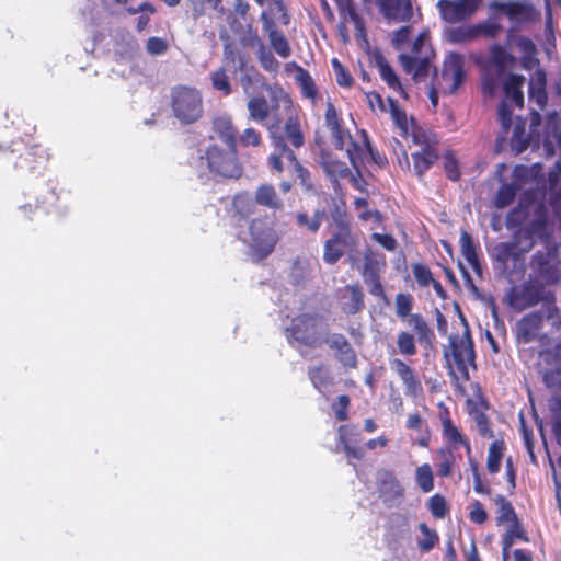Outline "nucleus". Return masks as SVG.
Segmentation results:
<instances>
[{
    "label": "nucleus",
    "mask_w": 561,
    "mask_h": 561,
    "mask_svg": "<svg viewBox=\"0 0 561 561\" xmlns=\"http://www.w3.org/2000/svg\"><path fill=\"white\" fill-rule=\"evenodd\" d=\"M268 112L265 127L273 147V152L267 158L268 168L282 174L286 162L293 168L299 184L308 191L312 190L310 172L295 153V149L305 145L300 119L290 96L282 88L271 90Z\"/></svg>",
    "instance_id": "f257e3e1"
},
{
    "label": "nucleus",
    "mask_w": 561,
    "mask_h": 561,
    "mask_svg": "<svg viewBox=\"0 0 561 561\" xmlns=\"http://www.w3.org/2000/svg\"><path fill=\"white\" fill-rule=\"evenodd\" d=\"M542 328V311H531L516 322L515 337L519 344L539 342L537 365L542 368V379L549 385L561 376V336L552 339L547 333H541Z\"/></svg>",
    "instance_id": "f03ea898"
},
{
    "label": "nucleus",
    "mask_w": 561,
    "mask_h": 561,
    "mask_svg": "<svg viewBox=\"0 0 561 561\" xmlns=\"http://www.w3.org/2000/svg\"><path fill=\"white\" fill-rule=\"evenodd\" d=\"M49 153L28 135L15 138L9 145H0V162H12L23 175L39 176L48 164Z\"/></svg>",
    "instance_id": "7ed1b4c3"
},
{
    "label": "nucleus",
    "mask_w": 561,
    "mask_h": 561,
    "mask_svg": "<svg viewBox=\"0 0 561 561\" xmlns=\"http://www.w3.org/2000/svg\"><path fill=\"white\" fill-rule=\"evenodd\" d=\"M465 332L462 335L451 334L448 337V346L444 350V358L449 375L457 382L469 381V368L476 369V352L469 327L462 317Z\"/></svg>",
    "instance_id": "20e7f679"
},
{
    "label": "nucleus",
    "mask_w": 561,
    "mask_h": 561,
    "mask_svg": "<svg viewBox=\"0 0 561 561\" xmlns=\"http://www.w3.org/2000/svg\"><path fill=\"white\" fill-rule=\"evenodd\" d=\"M334 229L331 237L323 244V261L333 265L337 263L346 251L352 252L357 245L358 239L352 231L351 221L344 216L339 215L333 218ZM357 254L350 253L348 261L355 266L357 263Z\"/></svg>",
    "instance_id": "39448f33"
},
{
    "label": "nucleus",
    "mask_w": 561,
    "mask_h": 561,
    "mask_svg": "<svg viewBox=\"0 0 561 561\" xmlns=\"http://www.w3.org/2000/svg\"><path fill=\"white\" fill-rule=\"evenodd\" d=\"M170 107L180 124L192 125L204 115L202 92L192 85H174L170 91Z\"/></svg>",
    "instance_id": "423d86ee"
},
{
    "label": "nucleus",
    "mask_w": 561,
    "mask_h": 561,
    "mask_svg": "<svg viewBox=\"0 0 561 561\" xmlns=\"http://www.w3.org/2000/svg\"><path fill=\"white\" fill-rule=\"evenodd\" d=\"M287 337L310 348L321 347L329 341L328 325L321 314L300 313L287 329Z\"/></svg>",
    "instance_id": "0eeeda50"
},
{
    "label": "nucleus",
    "mask_w": 561,
    "mask_h": 561,
    "mask_svg": "<svg viewBox=\"0 0 561 561\" xmlns=\"http://www.w3.org/2000/svg\"><path fill=\"white\" fill-rule=\"evenodd\" d=\"M412 331L401 330L397 333V353L401 356L413 357L417 354V343L431 346L435 341L434 330L421 313H414L408 319Z\"/></svg>",
    "instance_id": "6e6552de"
},
{
    "label": "nucleus",
    "mask_w": 561,
    "mask_h": 561,
    "mask_svg": "<svg viewBox=\"0 0 561 561\" xmlns=\"http://www.w3.org/2000/svg\"><path fill=\"white\" fill-rule=\"evenodd\" d=\"M530 276L547 286H557L561 282V256L559 247L551 243L542 250H537L529 262Z\"/></svg>",
    "instance_id": "1a4fd4ad"
},
{
    "label": "nucleus",
    "mask_w": 561,
    "mask_h": 561,
    "mask_svg": "<svg viewBox=\"0 0 561 561\" xmlns=\"http://www.w3.org/2000/svg\"><path fill=\"white\" fill-rule=\"evenodd\" d=\"M515 57L507 53L504 47L494 44L490 48V57L484 65L482 72V92L492 95L506 72L515 66Z\"/></svg>",
    "instance_id": "9d476101"
},
{
    "label": "nucleus",
    "mask_w": 561,
    "mask_h": 561,
    "mask_svg": "<svg viewBox=\"0 0 561 561\" xmlns=\"http://www.w3.org/2000/svg\"><path fill=\"white\" fill-rule=\"evenodd\" d=\"M549 286L529 275V278L518 287H513L507 293L508 305L518 311L545 304L548 299H552L556 293L548 289Z\"/></svg>",
    "instance_id": "9b49d317"
},
{
    "label": "nucleus",
    "mask_w": 561,
    "mask_h": 561,
    "mask_svg": "<svg viewBox=\"0 0 561 561\" xmlns=\"http://www.w3.org/2000/svg\"><path fill=\"white\" fill-rule=\"evenodd\" d=\"M201 159L206 160L209 171L224 178H239L241 167L238 161V150L231 147L210 145Z\"/></svg>",
    "instance_id": "f8f14e48"
},
{
    "label": "nucleus",
    "mask_w": 561,
    "mask_h": 561,
    "mask_svg": "<svg viewBox=\"0 0 561 561\" xmlns=\"http://www.w3.org/2000/svg\"><path fill=\"white\" fill-rule=\"evenodd\" d=\"M466 79L465 58L461 54L450 53L443 61L440 75L435 73L433 81L444 94H455Z\"/></svg>",
    "instance_id": "ddd939ff"
},
{
    "label": "nucleus",
    "mask_w": 561,
    "mask_h": 561,
    "mask_svg": "<svg viewBox=\"0 0 561 561\" xmlns=\"http://www.w3.org/2000/svg\"><path fill=\"white\" fill-rule=\"evenodd\" d=\"M517 237L518 232L515 233L513 241L500 242L491 251L494 267L503 274L513 273L516 268L523 267L525 253L533 247L530 242L526 248H520Z\"/></svg>",
    "instance_id": "4468645a"
},
{
    "label": "nucleus",
    "mask_w": 561,
    "mask_h": 561,
    "mask_svg": "<svg viewBox=\"0 0 561 561\" xmlns=\"http://www.w3.org/2000/svg\"><path fill=\"white\" fill-rule=\"evenodd\" d=\"M251 247L260 259L268 256L278 240L273 224L267 216L253 219L249 225Z\"/></svg>",
    "instance_id": "2eb2a0df"
},
{
    "label": "nucleus",
    "mask_w": 561,
    "mask_h": 561,
    "mask_svg": "<svg viewBox=\"0 0 561 561\" xmlns=\"http://www.w3.org/2000/svg\"><path fill=\"white\" fill-rule=\"evenodd\" d=\"M386 266V260L382 254L366 248L364 251V264L359 268L365 283L368 285V291L371 296L387 299L383 285L380 279V272Z\"/></svg>",
    "instance_id": "dca6fc26"
},
{
    "label": "nucleus",
    "mask_w": 561,
    "mask_h": 561,
    "mask_svg": "<svg viewBox=\"0 0 561 561\" xmlns=\"http://www.w3.org/2000/svg\"><path fill=\"white\" fill-rule=\"evenodd\" d=\"M482 0H438L440 18L447 23H457L471 18L481 5Z\"/></svg>",
    "instance_id": "f3484780"
},
{
    "label": "nucleus",
    "mask_w": 561,
    "mask_h": 561,
    "mask_svg": "<svg viewBox=\"0 0 561 561\" xmlns=\"http://www.w3.org/2000/svg\"><path fill=\"white\" fill-rule=\"evenodd\" d=\"M437 409L438 417L442 423V435L447 445L454 449L462 446L466 449V454L470 455L472 451L470 440L453 422L448 407L440 401L437 403Z\"/></svg>",
    "instance_id": "a211bd4d"
},
{
    "label": "nucleus",
    "mask_w": 561,
    "mask_h": 561,
    "mask_svg": "<svg viewBox=\"0 0 561 561\" xmlns=\"http://www.w3.org/2000/svg\"><path fill=\"white\" fill-rule=\"evenodd\" d=\"M389 366L401 380L407 397L415 399L423 394L422 381L415 368L399 357L391 358Z\"/></svg>",
    "instance_id": "6ab92c4d"
},
{
    "label": "nucleus",
    "mask_w": 561,
    "mask_h": 561,
    "mask_svg": "<svg viewBox=\"0 0 561 561\" xmlns=\"http://www.w3.org/2000/svg\"><path fill=\"white\" fill-rule=\"evenodd\" d=\"M337 435L339 444L342 446L348 462L353 459H364L366 451L365 447L362 445L363 436L355 425H340L337 428Z\"/></svg>",
    "instance_id": "aec40b11"
},
{
    "label": "nucleus",
    "mask_w": 561,
    "mask_h": 561,
    "mask_svg": "<svg viewBox=\"0 0 561 561\" xmlns=\"http://www.w3.org/2000/svg\"><path fill=\"white\" fill-rule=\"evenodd\" d=\"M319 158V163L325 175L330 179L335 192L341 188V180L351 176L352 180L356 182V179L352 175L346 163L337 159L331 151L322 149Z\"/></svg>",
    "instance_id": "412c9836"
},
{
    "label": "nucleus",
    "mask_w": 561,
    "mask_h": 561,
    "mask_svg": "<svg viewBox=\"0 0 561 561\" xmlns=\"http://www.w3.org/2000/svg\"><path fill=\"white\" fill-rule=\"evenodd\" d=\"M324 126L330 131L335 149L343 150L346 139L351 138V135L348 129L344 127L342 114L330 100H328L325 104Z\"/></svg>",
    "instance_id": "4be33fe9"
},
{
    "label": "nucleus",
    "mask_w": 561,
    "mask_h": 561,
    "mask_svg": "<svg viewBox=\"0 0 561 561\" xmlns=\"http://www.w3.org/2000/svg\"><path fill=\"white\" fill-rule=\"evenodd\" d=\"M348 139L350 146L346 148V153L353 168L359 169L368 156L373 159V161L379 163L380 157L377 150L371 146L369 136L366 130H360V139L354 140L352 137Z\"/></svg>",
    "instance_id": "5701e85b"
},
{
    "label": "nucleus",
    "mask_w": 561,
    "mask_h": 561,
    "mask_svg": "<svg viewBox=\"0 0 561 561\" xmlns=\"http://www.w3.org/2000/svg\"><path fill=\"white\" fill-rule=\"evenodd\" d=\"M340 15L339 32L344 39L347 38L346 24L352 23L358 35H364L366 31L364 19L357 11L354 0H334Z\"/></svg>",
    "instance_id": "b1692460"
},
{
    "label": "nucleus",
    "mask_w": 561,
    "mask_h": 561,
    "mask_svg": "<svg viewBox=\"0 0 561 561\" xmlns=\"http://www.w3.org/2000/svg\"><path fill=\"white\" fill-rule=\"evenodd\" d=\"M379 10L388 20L409 22L413 16L411 0H379Z\"/></svg>",
    "instance_id": "393cba45"
},
{
    "label": "nucleus",
    "mask_w": 561,
    "mask_h": 561,
    "mask_svg": "<svg viewBox=\"0 0 561 561\" xmlns=\"http://www.w3.org/2000/svg\"><path fill=\"white\" fill-rule=\"evenodd\" d=\"M365 309V294L359 284L346 285L341 295V310L354 316Z\"/></svg>",
    "instance_id": "a878e982"
},
{
    "label": "nucleus",
    "mask_w": 561,
    "mask_h": 561,
    "mask_svg": "<svg viewBox=\"0 0 561 561\" xmlns=\"http://www.w3.org/2000/svg\"><path fill=\"white\" fill-rule=\"evenodd\" d=\"M331 350L334 351L336 359L346 368L357 366V355L348 340L341 333H333L328 341Z\"/></svg>",
    "instance_id": "bb28decb"
},
{
    "label": "nucleus",
    "mask_w": 561,
    "mask_h": 561,
    "mask_svg": "<svg viewBox=\"0 0 561 561\" xmlns=\"http://www.w3.org/2000/svg\"><path fill=\"white\" fill-rule=\"evenodd\" d=\"M401 67L407 73L412 75L414 81H423L428 76L431 61L428 56H410L401 54L399 56Z\"/></svg>",
    "instance_id": "cd10ccee"
},
{
    "label": "nucleus",
    "mask_w": 561,
    "mask_h": 561,
    "mask_svg": "<svg viewBox=\"0 0 561 561\" xmlns=\"http://www.w3.org/2000/svg\"><path fill=\"white\" fill-rule=\"evenodd\" d=\"M379 496L383 503L389 504L401 500L404 496V489L397 477L390 472H385L378 485Z\"/></svg>",
    "instance_id": "c85d7f7f"
},
{
    "label": "nucleus",
    "mask_w": 561,
    "mask_h": 561,
    "mask_svg": "<svg viewBox=\"0 0 561 561\" xmlns=\"http://www.w3.org/2000/svg\"><path fill=\"white\" fill-rule=\"evenodd\" d=\"M211 130L226 147L237 148V130L230 117H215L211 122Z\"/></svg>",
    "instance_id": "c756f323"
},
{
    "label": "nucleus",
    "mask_w": 561,
    "mask_h": 561,
    "mask_svg": "<svg viewBox=\"0 0 561 561\" xmlns=\"http://www.w3.org/2000/svg\"><path fill=\"white\" fill-rule=\"evenodd\" d=\"M375 62L381 79L387 83L389 89L397 92L400 96L408 99V93L405 92L399 77L397 76L393 68L389 65L387 59L381 54H378L375 56Z\"/></svg>",
    "instance_id": "7c9ffc66"
},
{
    "label": "nucleus",
    "mask_w": 561,
    "mask_h": 561,
    "mask_svg": "<svg viewBox=\"0 0 561 561\" xmlns=\"http://www.w3.org/2000/svg\"><path fill=\"white\" fill-rule=\"evenodd\" d=\"M58 195L54 190H50L42 199L37 198L35 204H24L19 210L24 219H33V215L36 213L48 215L56 207Z\"/></svg>",
    "instance_id": "2f4dec72"
},
{
    "label": "nucleus",
    "mask_w": 561,
    "mask_h": 561,
    "mask_svg": "<svg viewBox=\"0 0 561 561\" xmlns=\"http://www.w3.org/2000/svg\"><path fill=\"white\" fill-rule=\"evenodd\" d=\"M256 202L248 192L238 193L232 199V218L240 224L255 213Z\"/></svg>",
    "instance_id": "473e14b6"
},
{
    "label": "nucleus",
    "mask_w": 561,
    "mask_h": 561,
    "mask_svg": "<svg viewBox=\"0 0 561 561\" xmlns=\"http://www.w3.org/2000/svg\"><path fill=\"white\" fill-rule=\"evenodd\" d=\"M459 244L461 254L468 264L471 266L473 272L480 275L482 273V266L479 260L478 244L474 242L472 236L468 231L461 230Z\"/></svg>",
    "instance_id": "72a5a7b5"
},
{
    "label": "nucleus",
    "mask_w": 561,
    "mask_h": 561,
    "mask_svg": "<svg viewBox=\"0 0 561 561\" xmlns=\"http://www.w3.org/2000/svg\"><path fill=\"white\" fill-rule=\"evenodd\" d=\"M254 199L257 205L272 210H282L284 207L283 199L277 194L272 184L263 183L257 186L254 193Z\"/></svg>",
    "instance_id": "f704fd0d"
},
{
    "label": "nucleus",
    "mask_w": 561,
    "mask_h": 561,
    "mask_svg": "<svg viewBox=\"0 0 561 561\" xmlns=\"http://www.w3.org/2000/svg\"><path fill=\"white\" fill-rule=\"evenodd\" d=\"M547 75L545 70L537 69L529 80V100L535 101L539 108L547 104Z\"/></svg>",
    "instance_id": "c9c22d12"
},
{
    "label": "nucleus",
    "mask_w": 561,
    "mask_h": 561,
    "mask_svg": "<svg viewBox=\"0 0 561 561\" xmlns=\"http://www.w3.org/2000/svg\"><path fill=\"white\" fill-rule=\"evenodd\" d=\"M411 158L413 161L414 174L417 175L419 178H423V175L438 160L439 153H438V149L417 150V151L411 153Z\"/></svg>",
    "instance_id": "e433bc0d"
},
{
    "label": "nucleus",
    "mask_w": 561,
    "mask_h": 561,
    "mask_svg": "<svg viewBox=\"0 0 561 561\" xmlns=\"http://www.w3.org/2000/svg\"><path fill=\"white\" fill-rule=\"evenodd\" d=\"M226 38L227 42L224 44L221 66L228 68L237 64V70L241 72L244 71L248 64L247 55L242 54L237 47L236 43L231 41L228 36Z\"/></svg>",
    "instance_id": "4c0bfd02"
},
{
    "label": "nucleus",
    "mask_w": 561,
    "mask_h": 561,
    "mask_svg": "<svg viewBox=\"0 0 561 561\" xmlns=\"http://www.w3.org/2000/svg\"><path fill=\"white\" fill-rule=\"evenodd\" d=\"M289 66L294 67L296 70L295 78L300 87L301 94L305 98L314 101L318 98V89L309 71L295 61L286 65V67Z\"/></svg>",
    "instance_id": "58836bf2"
},
{
    "label": "nucleus",
    "mask_w": 561,
    "mask_h": 561,
    "mask_svg": "<svg viewBox=\"0 0 561 561\" xmlns=\"http://www.w3.org/2000/svg\"><path fill=\"white\" fill-rule=\"evenodd\" d=\"M486 409L488 407L482 402L481 405H474L469 410V414L476 423L479 435L483 438H493L494 433L491 421L485 413Z\"/></svg>",
    "instance_id": "ea45409f"
},
{
    "label": "nucleus",
    "mask_w": 561,
    "mask_h": 561,
    "mask_svg": "<svg viewBox=\"0 0 561 561\" xmlns=\"http://www.w3.org/2000/svg\"><path fill=\"white\" fill-rule=\"evenodd\" d=\"M524 83V77L511 73L503 83L505 95L517 106L523 107L524 95L522 87Z\"/></svg>",
    "instance_id": "a19ab883"
},
{
    "label": "nucleus",
    "mask_w": 561,
    "mask_h": 561,
    "mask_svg": "<svg viewBox=\"0 0 561 561\" xmlns=\"http://www.w3.org/2000/svg\"><path fill=\"white\" fill-rule=\"evenodd\" d=\"M445 39L454 45L470 43L476 38L473 25H459L448 27L444 32Z\"/></svg>",
    "instance_id": "79ce46f5"
},
{
    "label": "nucleus",
    "mask_w": 561,
    "mask_h": 561,
    "mask_svg": "<svg viewBox=\"0 0 561 561\" xmlns=\"http://www.w3.org/2000/svg\"><path fill=\"white\" fill-rule=\"evenodd\" d=\"M268 105L270 100L267 101L264 96H252L247 104L249 118L265 125V122L268 119Z\"/></svg>",
    "instance_id": "37998d69"
},
{
    "label": "nucleus",
    "mask_w": 561,
    "mask_h": 561,
    "mask_svg": "<svg viewBox=\"0 0 561 561\" xmlns=\"http://www.w3.org/2000/svg\"><path fill=\"white\" fill-rule=\"evenodd\" d=\"M505 450L506 445L503 439H496L490 444L486 458L489 473L496 474L500 471Z\"/></svg>",
    "instance_id": "c03bdc74"
},
{
    "label": "nucleus",
    "mask_w": 561,
    "mask_h": 561,
    "mask_svg": "<svg viewBox=\"0 0 561 561\" xmlns=\"http://www.w3.org/2000/svg\"><path fill=\"white\" fill-rule=\"evenodd\" d=\"M411 138L413 144L420 146V150L438 149V139L434 133L427 131L412 122Z\"/></svg>",
    "instance_id": "a18cd8bd"
},
{
    "label": "nucleus",
    "mask_w": 561,
    "mask_h": 561,
    "mask_svg": "<svg viewBox=\"0 0 561 561\" xmlns=\"http://www.w3.org/2000/svg\"><path fill=\"white\" fill-rule=\"evenodd\" d=\"M211 88L222 96H229L233 92L232 84L228 75V68L220 66L210 73Z\"/></svg>",
    "instance_id": "49530a36"
},
{
    "label": "nucleus",
    "mask_w": 561,
    "mask_h": 561,
    "mask_svg": "<svg viewBox=\"0 0 561 561\" xmlns=\"http://www.w3.org/2000/svg\"><path fill=\"white\" fill-rule=\"evenodd\" d=\"M405 426L415 432H422L424 430V434L417 439L416 444L423 448L430 446L431 433L426 421L419 413L410 414L407 419Z\"/></svg>",
    "instance_id": "de8ad7c7"
},
{
    "label": "nucleus",
    "mask_w": 561,
    "mask_h": 561,
    "mask_svg": "<svg viewBox=\"0 0 561 561\" xmlns=\"http://www.w3.org/2000/svg\"><path fill=\"white\" fill-rule=\"evenodd\" d=\"M308 377L316 389L322 391L328 388L333 379L329 369L323 365H317L308 369Z\"/></svg>",
    "instance_id": "09e8293b"
},
{
    "label": "nucleus",
    "mask_w": 561,
    "mask_h": 561,
    "mask_svg": "<svg viewBox=\"0 0 561 561\" xmlns=\"http://www.w3.org/2000/svg\"><path fill=\"white\" fill-rule=\"evenodd\" d=\"M490 8L496 12L507 15L510 19H515L524 15L527 12V5L518 1L501 2L493 1Z\"/></svg>",
    "instance_id": "8fccbe9b"
},
{
    "label": "nucleus",
    "mask_w": 561,
    "mask_h": 561,
    "mask_svg": "<svg viewBox=\"0 0 561 561\" xmlns=\"http://www.w3.org/2000/svg\"><path fill=\"white\" fill-rule=\"evenodd\" d=\"M249 9L250 5L244 0H237L233 5L234 16L230 21V27L234 33L240 32L243 28V23L248 25L249 21Z\"/></svg>",
    "instance_id": "3c124183"
},
{
    "label": "nucleus",
    "mask_w": 561,
    "mask_h": 561,
    "mask_svg": "<svg viewBox=\"0 0 561 561\" xmlns=\"http://www.w3.org/2000/svg\"><path fill=\"white\" fill-rule=\"evenodd\" d=\"M414 305V298L409 293H399L394 297V308L397 317L408 323V319L413 314L411 313Z\"/></svg>",
    "instance_id": "603ef678"
},
{
    "label": "nucleus",
    "mask_w": 561,
    "mask_h": 561,
    "mask_svg": "<svg viewBox=\"0 0 561 561\" xmlns=\"http://www.w3.org/2000/svg\"><path fill=\"white\" fill-rule=\"evenodd\" d=\"M389 112L396 126L401 130V136L408 137L410 125L405 112L399 106L398 102L388 98Z\"/></svg>",
    "instance_id": "864d4df0"
},
{
    "label": "nucleus",
    "mask_w": 561,
    "mask_h": 561,
    "mask_svg": "<svg viewBox=\"0 0 561 561\" xmlns=\"http://www.w3.org/2000/svg\"><path fill=\"white\" fill-rule=\"evenodd\" d=\"M324 217L325 211L323 209H317L311 218L307 213H297L296 221L299 227L306 228L308 231L316 233L319 231Z\"/></svg>",
    "instance_id": "5fc2aeb1"
},
{
    "label": "nucleus",
    "mask_w": 561,
    "mask_h": 561,
    "mask_svg": "<svg viewBox=\"0 0 561 561\" xmlns=\"http://www.w3.org/2000/svg\"><path fill=\"white\" fill-rule=\"evenodd\" d=\"M541 311L543 314V321L547 320L550 327L554 330L561 329V309L557 305L556 294L552 295V299H548L543 304V309Z\"/></svg>",
    "instance_id": "6e6d98bb"
},
{
    "label": "nucleus",
    "mask_w": 561,
    "mask_h": 561,
    "mask_svg": "<svg viewBox=\"0 0 561 561\" xmlns=\"http://www.w3.org/2000/svg\"><path fill=\"white\" fill-rule=\"evenodd\" d=\"M129 14L141 13L137 20V31L142 32L150 22V15L156 13L154 5L149 1L141 2L137 8H127Z\"/></svg>",
    "instance_id": "4d7b16f0"
},
{
    "label": "nucleus",
    "mask_w": 561,
    "mask_h": 561,
    "mask_svg": "<svg viewBox=\"0 0 561 561\" xmlns=\"http://www.w3.org/2000/svg\"><path fill=\"white\" fill-rule=\"evenodd\" d=\"M419 530L424 536L419 539L417 547L422 552H430L439 542V536L435 529L427 526L426 523L419 524Z\"/></svg>",
    "instance_id": "13d9d810"
},
{
    "label": "nucleus",
    "mask_w": 561,
    "mask_h": 561,
    "mask_svg": "<svg viewBox=\"0 0 561 561\" xmlns=\"http://www.w3.org/2000/svg\"><path fill=\"white\" fill-rule=\"evenodd\" d=\"M518 185L514 183H504L502 184L495 195L494 205L496 208H504L513 203L515 199L516 193L518 191Z\"/></svg>",
    "instance_id": "bf43d9fd"
},
{
    "label": "nucleus",
    "mask_w": 561,
    "mask_h": 561,
    "mask_svg": "<svg viewBox=\"0 0 561 561\" xmlns=\"http://www.w3.org/2000/svg\"><path fill=\"white\" fill-rule=\"evenodd\" d=\"M494 503L497 506V523H512L516 522L517 515L515 510L510 501L505 499L503 495H496L494 497Z\"/></svg>",
    "instance_id": "052dcab7"
},
{
    "label": "nucleus",
    "mask_w": 561,
    "mask_h": 561,
    "mask_svg": "<svg viewBox=\"0 0 561 561\" xmlns=\"http://www.w3.org/2000/svg\"><path fill=\"white\" fill-rule=\"evenodd\" d=\"M515 44L522 53V62L524 67H529L535 60V56L537 54L536 45L534 42L525 36H517L515 38Z\"/></svg>",
    "instance_id": "680f3d73"
},
{
    "label": "nucleus",
    "mask_w": 561,
    "mask_h": 561,
    "mask_svg": "<svg viewBox=\"0 0 561 561\" xmlns=\"http://www.w3.org/2000/svg\"><path fill=\"white\" fill-rule=\"evenodd\" d=\"M415 480L424 493H428L434 489V474L428 463H423L416 468Z\"/></svg>",
    "instance_id": "e2e57ef3"
},
{
    "label": "nucleus",
    "mask_w": 561,
    "mask_h": 561,
    "mask_svg": "<svg viewBox=\"0 0 561 561\" xmlns=\"http://www.w3.org/2000/svg\"><path fill=\"white\" fill-rule=\"evenodd\" d=\"M443 168L448 180L456 182L460 180L461 172L457 157L451 150L443 154Z\"/></svg>",
    "instance_id": "0e129e2a"
},
{
    "label": "nucleus",
    "mask_w": 561,
    "mask_h": 561,
    "mask_svg": "<svg viewBox=\"0 0 561 561\" xmlns=\"http://www.w3.org/2000/svg\"><path fill=\"white\" fill-rule=\"evenodd\" d=\"M528 217L527 207L520 203L513 207L506 215L505 226L507 229H516L523 226Z\"/></svg>",
    "instance_id": "69168bd1"
},
{
    "label": "nucleus",
    "mask_w": 561,
    "mask_h": 561,
    "mask_svg": "<svg viewBox=\"0 0 561 561\" xmlns=\"http://www.w3.org/2000/svg\"><path fill=\"white\" fill-rule=\"evenodd\" d=\"M427 507L435 518H444L449 513L446 499L440 494H434L428 499Z\"/></svg>",
    "instance_id": "338daca9"
},
{
    "label": "nucleus",
    "mask_w": 561,
    "mask_h": 561,
    "mask_svg": "<svg viewBox=\"0 0 561 561\" xmlns=\"http://www.w3.org/2000/svg\"><path fill=\"white\" fill-rule=\"evenodd\" d=\"M257 59L261 67L268 72L276 73L279 69V61L274 57L273 53L264 45L257 49Z\"/></svg>",
    "instance_id": "774afa93"
}]
</instances>
